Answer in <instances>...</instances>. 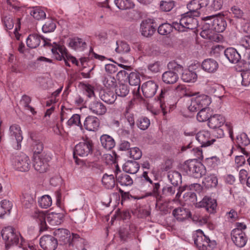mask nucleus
Listing matches in <instances>:
<instances>
[{"label":"nucleus","instance_id":"1","mask_svg":"<svg viewBox=\"0 0 250 250\" xmlns=\"http://www.w3.org/2000/svg\"><path fill=\"white\" fill-rule=\"evenodd\" d=\"M203 20L204 23L200 35L204 39H211L215 33H221L225 31L227 25L225 17L222 16H207Z\"/></svg>","mask_w":250,"mask_h":250},{"label":"nucleus","instance_id":"2","mask_svg":"<svg viewBox=\"0 0 250 250\" xmlns=\"http://www.w3.org/2000/svg\"><path fill=\"white\" fill-rule=\"evenodd\" d=\"M182 171L190 176L195 178H201L206 173L205 167L198 162L197 159H189L181 166Z\"/></svg>","mask_w":250,"mask_h":250},{"label":"nucleus","instance_id":"3","mask_svg":"<svg viewBox=\"0 0 250 250\" xmlns=\"http://www.w3.org/2000/svg\"><path fill=\"white\" fill-rule=\"evenodd\" d=\"M190 13H185L181 15L179 22L174 21V28L179 32H186L188 30H194L198 27V21Z\"/></svg>","mask_w":250,"mask_h":250},{"label":"nucleus","instance_id":"4","mask_svg":"<svg viewBox=\"0 0 250 250\" xmlns=\"http://www.w3.org/2000/svg\"><path fill=\"white\" fill-rule=\"evenodd\" d=\"M1 234L3 239L5 241L6 249H9L12 246L18 245L19 244L20 237L21 241L22 239L20 233L11 226L5 227L2 229Z\"/></svg>","mask_w":250,"mask_h":250},{"label":"nucleus","instance_id":"5","mask_svg":"<svg viewBox=\"0 0 250 250\" xmlns=\"http://www.w3.org/2000/svg\"><path fill=\"white\" fill-rule=\"evenodd\" d=\"M83 142H80L75 146L73 151L74 159L76 158V155L82 157L87 156L93 151V143L92 141L88 137L83 138Z\"/></svg>","mask_w":250,"mask_h":250},{"label":"nucleus","instance_id":"6","mask_svg":"<svg viewBox=\"0 0 250 250\" xmlns=\"http://www.w3.org/2000/svg\"><path fill=\"white\" fill-rule=\"evenodd\" d=\"M157 25L154 19H147L143 20L140 24V32L144 37H151L156 31Z\"/></svg>","mask_w":250,"mask_h":250},{"label":"nucleus","instance_id":"7","mask_svg":"<svg viewBox=\"0 0 250 250\" xmlns=\"http://www.w3.org/2000/svg\"><path fill=\"white\" fill-rule=\"evenodd\" d=\"M50 160V157L46 154L34 156L33 167L40 173L45 172L48 168Z\"/></svg>","mask_w":250,"mask_h":250},{"label":"nucleus","instance_id":"8","mask_svg":"<svg viewBox=\"0 0 250 250\" xmlns=\"http://www.w3.org/2000/svg\"><path fill=\"white\" fill-rule=\"evenodd\" d=\"M30 160L28 157L23 153L15 156L14 165L15 168L22 172L27 171L30 167Z\"/></svg>","mask_w":250,"mask_h":250},{"label":"nucleus","instance_id":"9","mask_svg":"<svg viewBox=\"0 0 250 250\" xmlns=\"http://www.w3.org/2000/svg\"><path fill=\"white\" fill-rule=\"evenodd\" d=\"M53 235L58 241V245H64L68 244L69 246H71L72 244L71 233L68 229H56L54 231Z\"/></svg>","mask_w":250,"mask_h":250},{"label":"nucleus","instance_id":"10","mask_svg":"<svg viewBox=\"0 0 250 250\" xmlns=\"http://www.w3.org/2000/svg\"><path fill=\"white\" fill-rule=\"evenodd\" d=\"M53 44L54 45L52 46L51 51L55 59L58 61H61L63 59L65 64L70 67V63L67 60L65 59V57L68 59L66 47L64 45H61L56 42H53Z\"/></svg>","mask_w":250,"mask_h":250},{"label":"nucleus","instance_id":"11","mask_svg":"<svg viewBox=\"0 0 250 250\" xmlns=\"http://www.w3.org/2000/svg\"><path fill=\"white\" fill-rule=\"evenodd\" d=\"M40 245L44 250H55L58 245V241L54 235H44L40 239Z\"/></svg>","mask_w":250,"mask_h":250},{"label":"nucleus","instance_id":"12","mask_svg":"<svg viewBox=\"0 0 250 250\" xmlns=\"http://www.w3.org/2000/svg\"><path fill=\"white\" fill-rule=\"evenodd\" d=\"M128 82L130 85L136 86L132 90V93L136 98L142 97L140 94V75L138 72H130L128 75Z\"/></svg>","mask_w":250,"mask_h":250},{"label":"nucleus","instance_id":"13","mask_svg":"<svg viewBox=\"0 0 250 250\" xmlns=\"http://www.w3.org/2000/svg\"><path fill=\"white\" fill-rule=\"evenodd\" d=\"M224 55L229 62L232 63H239L243 65L246 64V61L241 59V55L234 48H227L224 51Z\"/></svg>","mask_w":250,"mask_h":250},{"label":"nucleus","instance_id":"14","mask_svg":"<svg viewBox=\"0 0 250 250\" xmlns=\"http://www.w3.org/2000/svg\"><path fill=\"white\" fill-rule=\"evenodd\" d=\"M158 85L154 81H148L144 83L141 87L143 94L146 98H151L156 94Z\"/></svg>","mask_w":250,"mask_h":250},{"label":"nucleus","instance_id":"15","mask_svg":"<svg viewBox=\"0 0 250 250\" xmlns=\"http://www.w3.org/2000/svg\"><path fill=\"white\" fill-rule=\"evenodd\" d=\"M216 207V200L208 196H205L202 201L196 204L197 208H205L206 210L210 213H213L215 211Z\"/></svg>","mask_w":250,"mask_h":250},{"label":"nucleus","instance_id":"16","mask_svg":"<svg viewBox=\"0 0 250 250\" xmlns=\"http://www.w3.org/2000/svg\"><path fill=\"white\" fill-rule=\"evenodd\" d=\"M210 135V133L206 130L200 131L196 134V140L200 143L202 147L210 146L216 141L214 139L209 140Z\"/></svg>","mask_w":250,"mask_h":250},{"label":"nucleus","instance_id":"17","mask_svg":"<svg viewBox=\"0 0 250 250\" xmlns=\"http://www.w3.org/2000/svg\"><path fill=\"white\" fill-rule=\"evenodd\" d=\"M172 215L176 219L180 222L185 221L186 219L191 217V213L188 209L179 207L172 211Z\"/></svg>","mask_w":250,"mask_h":250},{"label":"nucleus","instance_id":"18","mask_svg":"<svg viewBox=\"0 0 250 250\" xmlns=\"http://www.w3.org/2000/svg\"><path fill=\"white\" fill-rule=\"evenodd\" d=\"M202 69L208 73H214L218 68V63L213 59H207L204 60L201 65Z\"/></svg>","mask_w":250,"mask_h":250},{"label":"nucleus","instance_id":"19","mask_svg":"<svg viewBox=\"0 0 250 250\" xmlns=\"http://www.w3.org/2000/svg\"><path fill=\"white\" fill-rule=\"evenodd\" d=\"M68 45L74 50H83L86 47V43L81 38L74 37L68 39Z\"/></svg>","mask_w":250,"mask_h":250},{"label":"nucleus","instance_id":"20","mask_svg":"<svg viewBox=\"0 0 250 250\" xmlns=\"http://www.w3.org/2000/svg\"><path fill=\"white\" fill-rule=\"evenodd\" d=\"M64 215L63 213L52 212L46 217L47 222L52 226L59 225L63 221Z\"/></svg>","mask_w":250,"mask_h":250},{"label":"nucleus","instance_id":"21","mask_svg":"<svg viewBox=\"0 0 250 250\" xmlns=\"http://www.w3.org/2000/svg\"><path fill=\"white\" fill-rule=\"evenodd\" d=\"M89 109L94 113L102 115L106 112L105 106L100 101L95 100L89 105Z\"/></svg>","mask_w":250,"mask_h":250},{"label":"nucleus","instance_id":"22","mask_svg":"<svg viewBox=\"0 0 250 250\" xmlns=\"http://www.w3.org/2000/svg\"><path fill=\"white\" fill-rule=\"evenodd\" d=\"M162 79L163 82L165 83L172 84L177 82L179 77L176 72L168 70L163 74Z\"/></svg>","mask_w":250,"mask_h":250},{"label":"nucleus","instance_id":"23","mask_svg":"<svg viewBox=\"0 0 250 250\" xmlns=\"http://www.w3.org/2000/svg\"><path fill=\"white\" fill-rule=\"evenodd\" d=\"M113 123L117 125L127 124L128 125H134L135 123L134 115L129 112H125L124 116L121 117L120 120H115Z\"/></svg>","mask_w":250,"mask_h":250},{"label":"nucleus","instance_id":"24","mask_svg":"<svg viewBox=\"0 0 250 250\" xmlns=\"http://www.w3.org/2000/svg\"><path fill=\"white\" fill-rule=\"evenodd\" d=\"M9 130L11 136L14 137L16 140L17 144V149H20L21 147V142L23 139L20 126H10Z\"/></svg>","mask_w":250,"mask_h":250},{"label":"nucleus","instance_id":"25","mask_svg":"<svg viewBox=\"0 0 250 250\" xmlns=\"http://www.w3.org/2000/svg\"><path fill=\"white\" fill-rule=\"evenodd\" d=\"M140 165L135 161L128 160L123 167V169L125 173L130 174L136 173L139 170Z\"/></svg>","mask_w":250,"mask_h":250},{"label":"nucleus","instance_id":"26","mask_svg":"<svg viewBox=\"0 0 250 250\" xmlns=\"http://www.w3.org/2000/svg\"><path fill=\"white\" fill-rule=\"evenodd\" d=\"M116 180L121 186H128L133 184V181L130 176L126 174V173H117L116 175Z\"/></svg>","mask_w":250,"mask_h":250},{"label":"nucleus","instance_id":"27","mask_svg":"<svg viewBox=\"0 0 250 250\" xmlns=\"http://www.w3.org/2000/svg\"><path fill=\"white\" fill-rule=\"evenodd\" d=\"M44 40L41 36L37 34H30L26 39L27 46L30 48H35L40 44L41 39Z\"/></svg>","mask_w":250,"mask_h":250},{"label":"nucleus","instance_id":"28","mask_svg":"<svg viewBox=\"0 0 250 250\" xmlns=\"http://www.w3.org/2000/svg\"><path fill=\"white\" fill-rule=\"evenodd\" d=\"M167 177L171 184L175 187L182 184V175L178 171H172L168 172Z\"/></svg>","mask_w":250,"mask_h":250},{"label":"nucleus","instance_id":"29","mask_svg":"<svg viewBox=\"0 0 250 250\" xmlns=\"http://www.w3.org/2000/svg\"><path fill=\"white\" fill-rule=\"evenodd\" d=\"M102 146L105 149L110 150L115 145V142L112 137L106 134H104L100 138Z\"/></svg>","mask_w":250,"mask_h":250},{"label":"nucleus","instance_id":"30","mask_svg":"<svg viewBox=\"0 0 250 250\" xmlns=\"http://www.w3.org/2000/svg\"><path fill=\"white\" fill-rule=\"evenodd\" d=\"M187 8L188 11L187 13H190L193 16H199L201 9L200 7L198 0H192L187 4Z\"/></svg>","mask_w":250,"mask_h":250},{"label":"nucleus","instance_id":"31","mask_svg":"<svg viewBox=\"0 0 250 250\" xmlns=\"http://www.w3.org/2000/svg\"><path fill=\"white\" fill-rule=\"evenodd\" d=\"M31 9L30 14L33 18L36 20H42L46 18V14L44 11L41 7L38 6L30 8Z\"/></svg>","mask_w":250,"mask_h":250},{"label":"nucleus","instance_id":"32","mask_svg":"<svg viewBox=\"0 0 250 250\" xmlns=\"http://www.w3.org/2000/svg\"><path fill=\"white\" fill-rule=\"evenodd\" d=\"M197 78L195 72L188 69L185 70L181 76L182 80L186 83H194Z\"/></svg>","mask_w":250,"mask_h":250},{"label":"nucleus","instance_id":"33","mask_svg":"<svg viewBox=\"0 0 250 250\" xmlns=\"http://www.w3.org/2000/svg\"><path fill=\"white\" fill-rule=\"evenodd\" d=\"M174 22H172V24H170L167 22L162 23L157 28L158 33L161 35H167L171 33L173 29L174 28Z\"/></svg>","mask_w":250,"mask_h":250},{"label":"nucleus","instance_id":"34","mask_svg":"<svg viewBox=\"0 0 250 250\" xmlns=\"http://www.w3.org/2000/svg\"><path fill=\"white\" fill-rule=\"evenodd\" d=\"M203 184L207 188H215L218 184V179L215 174L207 175L203 181Z\"/></svg>","mask_w":250,"mask_h":250},{"label":"nucleus","instance_id":"35","mask_svg":"<svg viewBox=\"0 0 250 250\" xmlns=\"http://www.w3.org/2000/svg\"><path fill=\"white\" fill-rule=\"evenodd\" d=\"M114 3L121 10H126L134 7L135 4L131 0H114Z\"/></svg>","mask_w":250,"mask_h":250},{"label":"nucleus","instance_id":"36","mask_svg":"<svg viewBox=\"0 0 250 250\" xmlns=\"http://www.w3.org/2000/svg\"><path fill=\"white\" fill-rule=\"evenodd\" d=\"M120 237L122 241H126L129 238L133 231L131 230V227L128 225H125L121 226L118 231Z\"/></svg>","mask_w":250,"mask_h":250},{"label":"nucleus","instance_id":"37","mask_svg":"<svg viewBox=\"0 0 250 250\" xmlns=\"http://www.w3.org/2000/svg\"><path fill=\"white\" fill-rule=\"evenodd\" d=\"M102 182L103 184L107 189H112L115 185V180L112 174L108 175L105 173L103 175Z\"/></svg>","mask_w":250,"mask_h":250},{"label":"nucleus","instance_id":"38","mask_svg":"<svg viewBox=\"0 0 250 250\" xmlns=\"http://www.w3.org/2000/svg\"><path fill=\"white\" fill-rule=\"evenodd\" d=\"M211 117V115L209 113L208 107L201 109L199 110L196 116L197 120L199 122H204L208 121V123Z\"/></svg>","mask_w":250,"mask_h":250},{"label":"nucleus","instance_id":"39","mask_svg":"<svg viewBox=\"0 0 250 250\" xmlns=\"http://www.w3.org/2000/svg\"><path fill=\"white\" fill-rule=\"evenodd\" d=\"M176 2L173 0H162L159 3L160 9L164 12L170 11L175 6Z\"/></svg>","mask_w":250,"mask_h":250},{"label":"nucleus","instance_id":"40","mask_svg":"<svg viewBox=\"0 0 250 250\" xmlns=\"http://www.w3.org/2000/svg\"><path fill=\"white\" fill-rule=\"evenodd\" d=\"M195 98L201 109L208 107L211 103L210 98L207 95L202 94L195 97Z\"/></svg>","mask_w":250,"mask_h":250},{"label":"nucleus","instance_id":"41","mask_svg":"<svg viewBox=\"0 0 250 250\" xmlns=\"http://www.w3.org/2000/svg\"><path fill=\"white\" fill-rule=\"evenodd\" d=\"M115 91L116 97H125L129 93V89L127 84L120 83L116 86Z\"/></svg>","mask_w":250,"mask_h":250},{"label":"nucleus","instance_id":"42","mask_svg":"<svg viewBox=\"0 0 250 250\" xmlns=\"http://www.w3.org/2000/svg\"><path fill=\"white\" fill-rule=\"evenodd\" d=\"M116 96L112 91H104L101 95V99L105 103L108 104H112L114 103L116 99Z\"/></svg>","mask_w":250,"mask_h":250},{"label":"nucleus","instance_id":"43","mask_svg":"<svg viewBox=\"0 0 250 250\" xmlns=\"http://www.w3.org/2000/svg\"><path fill=\"white\" fill-rule=\"evenodd\" d=\"M209 124L214 125H228L224 116L220 114H215L211 116L209 120Z\"/></svg>","mask_w":250,"mask_h":250},{"label":"nucleus","instance_id":"44","mask_svg":"<svg viewBox=\"0 0 250 250\" xmlns=\"http://www.w3.org/2000/svg\"><path fill=\"white\" fill-rule=\"evenodd\" d=\"M103 83L108 89H111L116 86V80L114 77L107 75L104 77Z\"/></svg>","mask_w":250,"mask_h":250},{"label":"nucleus","instance_id":"45","mask_svg":"<svg viewBox=\"0 0 250 250\" xmlns=\"http://www.w3.org/2000/svg\"><path fill=\"white\" fill-rule=\"evenodd\" d=\"M22 203L25 208H30L35 203L34 198L31 194H25L23 195Z\"/></svg>","mask_w":250,"mask_h":250},{"label":"nucleus","instance_id":"46","mask_svg":"<svg viewBox=\"0 0 250 250\" xmlns=\"http://www.w3.org/2000/svg\"><path fill=\"white\" fill-rule=\"evenodd\" d=\"M223 0H211L208 7L209 11H217L220 10L223 7Z\"/></svg>","mask_w":250,"mask_h":250},{"label":"nucleus","instance_id":"47","mask_svg":"<svg viewBox=\"0 0 250 250\" xmlns=\"http://www.w3.org/2000/svg\"><path fill=\"white\" fill-rule=\"evenodd\" d=\"M216 245L215 241H211L208 237L204 235V241L202 245L201 250H212Z\"/></svg>","mask_w":250,"mask_h":250},{"label":"nucleus","instance_id":"48","mask_svg":"<svg viewBox=\"0 0 250 250\" xmlns=\"http://www.w3.org/2000/svg\"><path fill=\"white\" fill-rule=\"evenodd\" d=\"M56 28L55 22L51 20H48L42 26V30L44 33L53 32Z\"/></svg>","mask_w":250,"mask_h":250},{"label":"nucleus","instance_id":"49","mask_svg":"<svg viewBox=\"0 0 250 250\" xmlns=\"http://www.w3.org/2000/svg\"><path fill=\"white\" fill-rule=\"evenodd\" d=\"M39 205L40 207L47 208L52 204V199L50 196L45 195L42 196L38 201Z\"/></svg>","mask_w":250,"mask_h":250},{"label":"nucleus","instance_id":"50","mask_svg":"<svg viewBox=\"0 0 250 250\" xmlns=\"http://www.w3.org/2000/svg\"><path fill=\"white\" fill-rule=\"evenodd\" d=\"M175 90L177 93H179L180 96L191 97L196 95L195 93L188 90L186 87L183 85H179L175 88Z\"/></svg>","mask_w":250,"mask_h":250},{"label":"nucleus","instance_id":"51","mask_svg":"<svg viewBox=\"0 0 250 250\" xmlns=\"http://www.w3.org/2000/svg\"><path fill=\"white\" fill-rule=\"evenodd\" d=\"M183 198L186 202H189L193 204L196 205L197 203V197L195 192L193 191L186 192L183 194ZM196 207V205H195Z\"/></svg>","mask_w":250,"mask_h":250},{"label":"nucleus","instance_id":"52","mask_svg":"<svg viewBox=\"0 0 250 250\" xmlns=\"http://www.w3.org/2000/svg\"><path fill=\"white\" fill-rule=\"evenodd\" d=\"M117 44L118 46L116 48V51L119 53L125 54L130 50L129 44L125 42H121L119 44L117 42Z\"/></svg>","mask_w":250,"mask_h":250},{"label":"nucleus","instance_id":"53","mask_svg":"<svg viewBox=\"0 0 250 250\" xmlns=\"http://www.w3.org/2000/svg\"><path fill=\"white\" fill-rule=\"evenodd\" d=\"M153 190L152 192H150L148 193V195L152 196L155 197L157 200H161V198L163 197L162 193H161L159 191L160 185L159 183H154L153 184Z\"/></svg>","mask_w":250,"mask_h":250},{"label":"nucleus","instance_id":"54","mask_svg":"<svg viewBox=\"0 0 250 250\" xmlns=\"http://www.w3.org/2000/svg\"><path fill=\"white\" fill-rule=\"evenodd\" d=\"M5 27L7 30L12 29L14 27V21L12 16L6 15L2 18Z\"/></svg>","mask_w":250,"mask_h":250},{"label":"nucleus","instance_id":"55","mask_svg":"<svg viewBox=\"0 0 250 250\" xmlns=\"http://www.w3.org/2000/svg\"><path fill=\"white\" fill-rule=\"evenodd\" d=\"M236 246L239 248L244 247L247 242V238L246 235H241L240 236L235 237L233 240H232Z\"/></svg>","mask_w":250,"mask_h":250},{"label":"nucleus","instance_id":"56","mask_svg":"<svg viewBox=\"0 0 250 250\" xmlns=\"http://www.w3.org/2000/svg\"><path fill=\"white\" fill-rule=\"evenodd\" d=\"M167 68L169 70L172 71L173 72H177L182 71L183 69V66L177 63L175 61H171L168 62L167 64Z\"/></svg>","mask_w":250,"mask_h":250},{"label":"nucleus","instance_id":"57","mask_svg":"<svg viewBox=\"0 0 250 250\" xmlns=\"http://www.w3.org/2000/svg\"><path fill=\"white\" fill-rule=\"evenodd\" d=\"M188 109L192 112H197L201 109L200 106L197 102L195 97L191 98L190 99V104L188 106Z\"/></svg>","mask_w":250,"mask_h":250},{"label":"nucleus","instance_id":"58","mask_svg":"<svg viewBox=\"0 0 250 250\" xmlns=\"http://www.w3.org/2000/svg\"><path fill=\"white\" fill-rule=\"evenodd\" d=\"M236 139L238 140V143L239 145L241 144L244 146H247L250 143V140L249 139L248 135L244 132H243L239 135H238Z\"/></svg>","mask_w":250,"mask_h":250},{"label":"nucleus","instance_id":"59","mask_svg":"<svg viewBox=\"0 0 250 250\" xmlns=\"http://www.w3.org/2000/svg\"><path fill=\"white\" fill-rule=\"evenodd\" d=\"M34 156L39 155L43 149V145L42 142H35L32 143Z\"/></svg>","mask_w":250,"mask_h":250},{"label":"nucleus","instance_id":"60","mask_svg":"<svg viewBox=\"0 0 250 250\" xmlns=\"http://www.w3.org/2000/svg\"><path fill=\"white\" fill-rule=\"evenodd\" d=\"M242 85L244 86H247L250 84V72L249 71H244L241 72Z\"/></svg>","mask_w":250,"mask_h":250},{"label":"nucleus","instance_id":"61","mask_svg":"<svg viewBox=\"0 0 250 250\" xmlns=\"http://www.w3.org/2000/svg\"><path fill=\"white\" fill-rule=\"evenodd\" d=\"M129 154L130 158L134 160H139L141 158L142 153L138 147H135L130 149Z\"/></svg>","mask_w":250,"mask_h":250},{"label":"nucleus","instance_id":"62","mask_svg":"<svg viewBox=\"0 0 250 250\" xmlns=\"http://www.w3.org/2000/svg\"><path fill=\"white\" fill-rule=\"evenodd\" d=\"M193 238L194 245L199 250H201L202 245L204 241V235H193Z\"/></svg>","mask_w":250,"mask_h":250},{"label":"nucleus","instance_id":"63","mask_svg":"<svg viewBox=\"0 0 250 250\" xmlns=\"http://www.w3.org/2000/svg\"><path fill=\"white\" fill-rule=\"evenodd\" d=\"M1 208L4 209V213L1 212L0 214V217L3 218L5 214L6 213L7 211L10 212V210L11 209V205L9 201L6 200H2L1 202Z\"/></svg>","mask_w":250,"mask_h":250},{"label":"nucleus","instance_id":"64","mask_svg":"<svg viewBox=\"0 0 250 250\" xmlns=\"http://www.w3.org/2000/svg\"><path fill=\"white\" fill-rule=\"evenodd\" d=\"M240 45L246 49H250V35L243 37L240 41Z\"/></svg>","mask_w":250,"mask_h":250}]
</instances>
